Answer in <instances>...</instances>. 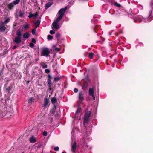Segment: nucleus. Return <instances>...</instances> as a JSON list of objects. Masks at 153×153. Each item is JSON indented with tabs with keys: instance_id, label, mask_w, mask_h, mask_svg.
<instances>
[{
	"instance_id": "obj_1",
	"label": "nucleus",
	"mask_w": 153,
	"mask_h": 153,
	"mask_svg": "<svg viewBox=\"0 0 153 153\" xmlns=\"http://www.w3.org/2000/svg\"><path fill=\"white\" fill-rule=\"evenodd\" d=\"M16 34L17 36L13 40V42L16 44H18L20 43L21 41V36L22 35V31L20 28L18 29L17 30L16 32Z\"/></svg>"
},
{
	"instance_id": "obj_2",
	"label": "nucleus",
	"mask_w": 153,
	"mask_h": 153,
	"mask_svg": "<svg viewBox=\"0 0 153 153\" xmlns=\"http://www.w3.org/2000/svg\"><path fill=\"white\" fill-rule=\"evenodd\" d=\"M91 111L85 112L84 117V121L83 122V125L85 127V132H87L86 126H85V123H87L89 120V118L91 114Z\"/></svg>"
},
{
	"instance_id": "obj_3",
	"label": "nucleus",
	"mask_w": 153,
	"mask_h": 153,
	"mask_svg": "<svg viewBox=\"0 0 153 153\" xmlns=\"http://www.w3.org/2000/svg\"><path fill=\"white\" fill-rule=\"evenodd\" d=\"M85 94L83 91H81L79 93L78 100V103L79 104H82L83 100H84Z\"/></svg>"
},
{
	"instance_id": "obj_4",
	"label": "nucleus",
	"mask_w": 153,
	"mask_h": 153,
	"mask_svg": "<svg viewBox=\"0 0 153 153\" xmlns=\"http://www.w3.org/2000/svg\"><path fill=\"white\" fill-rule=\"evenodd\" d=\"M42 54L44 56H47L50 53V51L47 48H44L42 49Z\"/></svg>"
},
{
	"instance_id": "obj_5",
	"label": "nucleus",
	"mask_w": 153,
	"mask_h": 153,
	"mask_svg": "<svg viewBox=\"0 0 153 153\" xmlns=\"http://www.w3.org/2000/svg\"><path fill=\"white\" fill-rule=\"evenodd\" d=\"M67 9V7H65L64 8H62L59 10L58 12V14L59 16L63 17L64 15V13L65 12V10Z\"/></svg>"
},
{
	"instance_id": "obj_6",
	"label": "nucleus",
	"mask_w": 153,
	"mask_h": 153,
	"mask_svg": "<svg viewBox=\"0 0 153 153\" xmlns=\"http://www.w3.org/2000/svg\"><path fill=\"white\" fill-rule=\"evenodd\" d=\"M76 141H75L73 144L71 146V151L74 153H75V150L76 148Z\"/></svg>"
},
{
	"instance_id": "obj_7",
	"label": "nucleus",
	"mask_w": 153,
	"mask_h": 153,
	"mask_svg": "<svg viewBox=\"0 0 153 153\" xmlns=\"http://www.w3.org/2000/svg\"><path fill=\"white\" fill-rule=\"evenodd\" d=\"M56 110V106L54 105L53 107L50 111V114L51 116L54 115V113Z\"/></svg>"
},
{
	"instance_id": "obj_8",
	"label": "nucleus",
	"mask_w": 153,
	"mask_h": 153,
	"mask_svg": "<svg viewBox=\"0 0 153 153\" xmlns=\"http://www.w3.org/2000/svg\"><path fill=\"white\" fill-rule=\"evenodd\" d=\"M52 28H54L55 29H58L59 28V25L58 22H54L53 23L52 25Z\"/></svg>"
},
{
	"instance_id": "obj_9",
	"label": "nucleus",
	"mask_w": 153,
	"mask_h": 153,
	"mask_svg": "<svg viewBox=\"0 0 153 153\" xmlns=\"http://www.w3.org/2000/svg\"><path fill=\"white\" fill-rule=\"evenodd\" d=\"M88 93L90 96H93L94 94V88H90L89 89Z\"/></svg>"
},
{
	"instance_id": "obj_10",
	"label": "nucleus",
	"mask_w": 153,
	"mask_h": 153,
	"mask_svg": "<svg viewBox=\"0 0 153 153\" xmlns=\"http://www.w3.org/2000/svg\"><path fill=\"white\" fill-rule=\"evenodd\" d=\"M6 29V27L4 26V24L1 23L0 24V31L4 32Z\"/></svg>"
},
{
	"instance_id": "obj_11",
	"label": "nucleus",
	"mask_w": 153,
	"mask_h": 153,
	"mask_svg": "<svg viewBox=\"0 0 153 153\" xmlns=\"http://www.w3.org/2000/svg\"><path fill=\"white\" fill-rule=\"evenodd\" d=\"M53 3L52 2H49L48 3H46L45 5V9H46L48 8L49 7L51 6L53 4Z\"/></svg>"
},
{
	"instance_id": "obj_12",
	"label": "nucleus",
	"mask_w": 153,
	"mask_h": 153,
	"mask_svg": "<svg viewBox=\"0 0 153 153\" xmlns=\"http://www.w3.org/2000/svg\"><path fill=\"white\" fill-rule=\"evenodd\" d=\"M44 103L43 107H46L48 106L49 103V100L47 98H45Z\"/></svg>"
},
{
	"instance_id": "obj_13",
	"label": "nucleus",
	"mask_w": 153,
	"mask_h": 153,
	"mask_svg": "<svg viewBox=\"0 0 153 153\" xmlns=\"http://www.w3.org/2000/svg\"><path fill=\"white\" fill-rule=\"evenodd\" d=\"M57 99L56 97L52 98L51 100V103L53 104L54 106L55 105V104L57 102Z\"/></svg>"
},
{
	"instance_id": "obj_14",
	"label": "nucleus",
	"mask_w": 153,
	"mask_h": 153,
	"mask_svg": "<svg viewBox=\"0 0 153 153\" xmlns=\"http://www.w3.org/2000/svg\"><path fill=\"white\" fill-rule=\"evenodd\" d=\"M38 13L37 12H36L35 14H33L31 13L28 16V17L29 18H30L32 17H36L38 16Z\"/></svg>"
},
{
	"instance_id": "obj_15",
	"label": "nucleus",
	"mask_w": 153,
	"mask_h": 153,
	"mask_svg": "<svg viewBox=\"0 0 153 153\" xmlns=\"http://www.w3.org/2000/svg\"><path fill=\"white\" fill-rule=\"evenodd\" d=\"M8 113H11L12 114V112L10 111H3L2 112V114L3 116H5L6 115L7 116Z\"/></svg>"
},
{
	"instance_id": "obj_16",
	"label": "nucleus",
	"mask_w": 153,
	"mask_h": 153,
	"mask_svg": "<svg viewBox=\"0 0 153 153\" xmlns=\"http://www.w3.org/2000/svg\"><path fill=\"white\" fill-rule=\"evenodd\" d=\"M99 28L100 25H96L94 26L93 28L94 31L95 33H97V31L98 30Z\"/></svg>"
},
{
	"instance_id": "obj_17",
	"label": "nucleus",
	"mask_w": 153,
	"mask_h": 153,
	"mask_svg": "<svg viewBox=\"0 0 153 153\" xmlns=\"http://www.w3.org/2000/svg\"><path fill=\"white\" fill-rule=\"evenodd\" d=\"M29 140L30 142L31 143H35L36 142V139L34 138V136L31 137L30 139Z\"/></svg>"
},
{
	"instance_id": "obj_18",
	"label": "nucleus",
	"mask_w": 153,
	"mask_h": 153,
	"mask_svg": "<svg viewBox=\"0 0 153 153\" xmlns=\"http://www.w3.org/2000/svg\"><path fill=\"white\" fill-rule=\"evenodd\" d=\"M40 21L39 20H38L36 22L34 23L36 28L38 27L40 25Z\"/></svg>"
},
{
	"instance_id": "obj_19",
	"label": "nucleus",
	"mask_w": 153,
	"mask_h": 153,
	"mask_svg": "<svg viewBox=\"0 0 153 153\" xmlns=\"http://www.w3.org/2000/svg\"><path fill=\"white\" fill-rule=\"evenodd\" d=\"M30 36V34L28 32L25 33L23 35V36L24 39H27Z\"/></svg>"
},
{
	"instance_id": "obj_20",
	"label": "nucleus",
	"mask_w": 153,
	"mask_h": 153,
	"mask_svg": "<svg viewBox=\"0 0 153 153\" xmlns=\"http://www.w3.org/2000/svg\"><path fill=\"white\" fill-rule=\"evenodd\" d=\"M88 83L86 82L85 81L84 82L83 85L82 87V89L85 90L86 88L88 87Z\"/></svg>"
},
{
	"instance_id": "obj_21",
	"label": "nucleus",
	"mask_w": 153,
	"mask_h": 153,
	"mask_svg": "<svg viewBox=\"0 0 153 153\" xmlns=\"http://www.w3.org/2000/svg\"><path fill=\"white\" fill-rule=\"evenodd\" d=\"M14 7V4L13 2L8 4V7L10 10L12 9V8H13Z\"/></svg>"
},
{
	"instance_id": "obj_22",
	"label": "nucleus",
	"mask_w": 153,
	"mask_h": 153,
	"mask_svg": "<svg viewBox=\"0 0 153 153\" xmlns=\"http://www.w3.org/2000/svg\"><path fill=\"white\" fill-rule=\"evenodd\" d=\"M40 65L42 68H46L47 67V65L44 62H42L40 63Z\"/></svg>"
},
{
	"instance_id": "obj_23",
	"label": "nucleus",
	"mask_w": 153,
	"mask_h": 153,
	"mask_svg": "<svg viewBox=\"0 0 153 153\" xmlns=\"http://www.w3.org/2000/svg\"><path fill=\"white\" fill-rule=\"evenodd\" d=\"M152 10H151L149 12V16L147 18V19L148 20H149L151 19L152 16L151 15V14L152 13Z\"/></svg>"
},
{
	"instance_id": "obj_24",
	"label": "nucleus",
	"mask_w": 153,
	"mask_h": 153,
	"mask_svg": "<svg viewBox=\"0 0 153 153\" xmlns=\"http://www.w3.org/2000/svg\"><path fill=\"white\" fill-rule=\"evenodd\" d=\"M94 55V54L92 52L89 53L88 54V58L91 59H93Z\"/></svg>"
},
{
	"instance_id": "obj_25",
	"label": "nucleus",
	"mask_w": 153,
	"mask_h": 153,
	"mask_svg": "<svg viewBox=\"0 0 153 153\" xmlns=\"http://www.w3.org/2000/svg\"><path fill=\"white\" fill-rule=\"evenodd\" d=\"M47 82L48 84L49 88H51L52 86V83L51 80L47 79Z\"/></svg>"
},
{
	"instance_id": "obj_26",
	"label": "nucleus",
	"mask_w": 153,
	"mask_h": 153,
	"mask_svg": "<svg viewBox=\"0 0 153 153\" xmlns=\"http://www.w3.org/2000/svg\"><path fill=\"white\" fill-rule=\"evenodd\" d=\"M30 25L26 23L24 24L23 26V27L25 29H27L29 28Z\"/></svg>"
},
{
	"instance_id": "obj_27",
	"label": "nucleus",
	"mask_w": 153,
	"mask_h": 153,
	"mask_svg": "<svg viewBox=\"0 0 153 153\" xmlns=\"http://www.w3.org/2000/svg\"><path fill=\"white\" fill-rule=\"evenodd\" d=\"M10 20V19L9 18H7L5 19V20L4 21V22H3L2 23H3V24H4V25L5 24H7L9 21Z\"/></svg>"
},
{
	"instance_id": "obj_28",
	"label": "nucleus",
	"mask_w": 153,
	"mask_h": 153,
	"mask_svg": "<svg viewBox=\"0 0 153 153\" xmlns=\"http://www.w3.org/2000/svg\"><path fill=\"white\" fill-rule=\"evenodd\" d=\"M63 17L61 16H60L59 15V16L56 19V22H59L60 20L62 19Z\"/></svg>"
},
{
	"instance_id": "obj_29",
	"label": "nucleus",
	"mask_w": 153,
	"mask_h": 153,
	"mask_svg": "<svg viewBox=\"0 0 153 153\" xmlns=\"http://www.w3.org/2000/svg\"><path fill=\"white\" fill-rule=\"evenodd\" d=\"M114 5L115 6L118 7H121V5L117 2H115L114 3Z\"/></svg>"
},
{
	"instance_id": "obj_30",
	"label": "nucleus",
	"mask_w": 153,
	"mask_h": 153,
	"mask_svg": "<svg viewBox=\"0 0 153 153\" xmlns=\"http://www.w3.org/2000/svg\"><path fill=\"white\" fill-rule=\"evenodd\" d=\"M53 38V37L50 35H48L47 36V39L48 40H51Z\"/></svg>"
},
{
	"instance_id": "obj_31",
	"label": "nucleus",
	"mask_w": 153,
	"mask_h": 153,
	"mask_svg": "<svg viewBox=\"0 0 153 153\" xmlns=\"http://www.w3.org/2000/svg\"><path fill=\"white\" fill-rule=\"evenodd\" d=\"M20 1V0H16L15 1H13L12 2L15 5L18 4Z\"/></svg>"
},
{
	"instance_id": "obj_32",
	"label": "nucleus",
	"mask_w": 153,
	"mask_h": 153,
	"mask_svg": "<svg viewBox=\"0 0 153 153\" xmlns=\"http://www.w3.org/2000/svg\"><path fill=\"white\" fill-rule=\"evenodd\" d=\"M143 20H144V19L143 18L141 19L140 17L137 20H134V22H135L137 21H138L140 23L142 21H143Z\"/></svg>"
},
{
	"instance_id": "obj_33",
	"label": "nucleus",
	"mask_w": 153,
	"mask_h": 153,
	"mask_svg": "<svg viewBox=\"0 0 153 153\" xmlns=\"http://www.w3.org/2000/svg\"><path fill=\"white\" fill-rule=\"evenodd\" d=\"M61 79L60 77H57L54 78V81L55 82L58 81L60 80Z\"/></svg>"
},
{
	"instance_id": "obj_34",
	"label": "nucleus",
	"mask_w": 153,
	"mask_h": 153,
	"mask_svg": "<svg viewBox=\"0 0 153 153\" xmlns=\"http://www.w3.org/2000/svg\"><path fill=\"white\" fill-rule=\"evenodd\" d=\"M11 88L12 87L11 86H9L6 89V90L7 91L8 93H9L10 91Z\"/></svg>"
},
{
	"instance_id": "obj_35",
	"label": "nucleus",
	"mask_w": 153,
	"mask_h": 153,
	"mask_svg": "<svg viewBox=\"0 0 153 153\" xmlns=\"http://www.w3.org/2000/svg\"><path fill=\"white\" fill-rule=\"evenodd\" d=\"M33 100H34V98L32 97L29 99L28 102L29 103H31Z\"/></svg>"
},
{
	"instance_id": "obj_36",
	"label": "nucleus",
	"mask_w": 153,
	"mask_h": 153,
	"mask_svg": "<svg viewBox=\"0 0 153 153\" xmlns=\"http://www.w3.org/2000/svg\"><path fill=\"white\" fill-rule=\"evenodd\" d=\"M55 117H60V114L59 112H56V114H55Z\"/></svg>"
},
{
	"instance_id": "obj_37",
	"label": "nucleus",
	"mask_w": 153,
	"mask_h": 153,
	"mask_svg": "<svg viewBox=\"0 0 153 153\" xmlns=\"http://www.w3.org/2000/svg\"><path fill=\"white\" fill-rule=\"evenodd\" d=\"M52 79V76L50 74H48L47 75V79H49L50 80H51Z\"/></svg>"
},
{
	"instance_id": "obj_38",
	"label": "nucleus",
	"mask_w": 153,
	"mask_h": 153,
	"mask_svg": "<svg viewBox=\"0 0 153 153\" xmlns=\"http://www.w3.org/2000/svg\"><path fill=\"white\" fill-rule=\"evenodd\" d=\"M55 36L56 38L58 40L60 36V34L59 33H58L56 34Z\"/></svg>"
},
{
	"instance_id": "obj_39",
	"label": "nucleus",
	"mask_w": 153,
	"mask_h": 153,
	"mask_svg": "<svg viewBox=\"0 0 153 153\" xmlns=\"http://www.w3.org/2000/svg\"><path fill=\"white\" fill-rule=\"evenodd\" d=\"M29 46L31 48H33L34 47V45L33 43H30L29 44Z\"/></svg>"
},
{
	"instance_id": "obj_40",
	"label": "nucleus",
	"mask_w": 153,
	"mask_h": 153,
	"mask_svg": "<svg viewBox=\"0 0 153 153\" xmlns=\"http://www.w3.org/2000/svg\"><path fill=\"white\" fill-rule=\"evenodd\" d=\"M24 13L23 12H21L19 15V17H24Z\"/></svg>"
},
{
	"instance_id": "obj_41",
	"label": "nucleus",
	"mask_w": 153,
	"mask_h": 153,
	"mask_svg": "<svg viewBox=\"0 0 153 153\" xmlns=\"http://www.w3.org/2000/svg\"><path fill=\"white\" fill-rule=\"evenodd\" d=\"M50 71V70H49L48 69H45V72L47 74L49 73Z\"/></svg>"
},
{
	"instance_id": "obj_42",
	"label": "nucleus",
	"mask_w": 153,
	"mask_h": 153,
	"mask_svg": "<svg viewBox=\"0 0 153 153\" xmlns=\"http://www.w3.org/2000/svg\"><path fill=\"white\" fill-rule=\"evenodd\" d=\"M36 30L35 29H33L32 30V34L35 35L36 33Z\"/></svg>"
},
{
	"instance_id": "obj_43",
	"label": "nucleus",
	"mask_w": 153,
	"mask_h": 153,
	"mask_svg": "<svg viewBox=\"0 0 153 153\" xmlns=\"http://www.w3.org/2000/svg\"><path fill=\"white\" fill-rule=\"evenodd\" d=\"M42 135L44 136H46L47 135V132L46 131H44L43 132Z\"/></svg>"
},
{
	"instance_id": "obj_44",
	"label": "nucleus",
	"mask_w": 153,
	"mask_h": 153,
	"mask_svg": "<svg viewBox=\"0 0 153 153\" xmlns=\"http://www.w3.org/2000/svg\"><path fill=\"white\" fill-rule=\"evenodd\" d=\"M59 149V148L58 146L55 147L54 148V150L55 151H58Z\"/></svg>"
},
{
	"instance_id": "obj_45",
	"label": "nucleus",
	"mask_w": 153,
	"mask_h": 153,
	"mask_svg": "<svg viewBox=\"0 0 153 153\" xmlns=\"http://www.w3.org/2000/svg\"><path fill=\"white\" fill-rule=\"evenodd\" d=\"M49 122L50 123H51L53 121V118L52 117H50L49 118Z\"/></svg>"
},
{
	"instance_id": "obj_46",
	"label": "nucleus",
	"mask_w": 153,
	"mask_h": 153,
	"mask_svg": "<svg viewBox=\"0 0 153 153\" xmlns=\"http://www.w3.org/2000/svg\"><path fill=\"white\" fill-rule=\"evenodd\" d=\"M53 47L55 48V51H59L60 50L59 49V48H56L55 46V45H54L53 46Z\"/></svg>"
},
{
	"instance_id": "obj_47",
	"label": "nucleus",
	"mask_w": 153,
	"mask_h": 153,
	"mask_svg": "<svg viewBox=\"0 0 153 153\" xmlns=\"http://www.w3.org/2000/svg\"><path fill=\"white\" fill-rule=\"evenodd\" d=\"M31 40L33 43H35L36 42V40L34 38H32Z\"/></svg>"
},
{
	"instance_id": "obj_48",
	"label": "nucleus",
	"mask_w": 153,
	"mask_h": 153,
	"mask_svg": "<svg viewBox=\"0 0 153 153\" xmlns=\"http://www.w3.org/2000/svg\"><path fill=\"white\" fill-rule=\"evenodd\" d=\"M50 33L51 34H53L55 33V32L53 30H51L50 31Z\"/></svg>"
},
{
	"instance_id": "obj_49",
	"label": "nucleus",
	"mask_w": 153,
	"mask_h": 153,
	"mask_svg": "<svg viewBox=\"0 0 153 153\" xmlns=\"http://www.w3.org/2000/svg\"><path fill=\"white\" fill-rule=\"evenodd\" d=\"M78 90L77 88H75L74 90V93H76L78 92Z\"/></svg>"
},
{
	"instance_id": "obj_50",
	"label": "nucleus",
	"mask_w": 153,
	"mask_h": 153,
	"mask_svg": "<svg viewBox=\"0 0 153 153\" xmlns=\"http://www.w3.org/2000/svg\"><path fill=\"white\" fill-rule=\"evenodd\" d=\"M12 114L11 113H8V115H7V117H8L9 116V115L10 116H11L12 115Z\"/></svg>"
},
{
	"instance_id": "obj_51",
	"label": "nucleus",
	"mask_w": 153,
	"mask_h": 153,
	"mask_svg": "<svg viewBox=\"0 0 153 153\" xmlns=\"http://www.w3.org/2000/svg\"><path fill=\"white\" fill-rule=\"evenodd\" d=\"M92 97V98L94 100H95V96H94V94H93V96H91Z\"/></svg>"
},
{
	"instance_id": "obj_52",
	"label": "nucleus",
	"mask_w": 153,
	"mask_h": 153,
	"mask_svg": "<svg viewBox=\"0 0 153 153\" xmlns=\"http://www.w3.org/2000/svg\"><path fill=\"white\" fill-rule=\"evenodd\" d=\"M80 111V109L78 108V109L77 111L76 112V113H77L78 112V111Z\"/></svg>"
},
{
	"instance_id": "obj_53",
	"label": "nucleus",
	"mask_w": 153,
	"mask_h": 153,
	"mask_svg": "<svg viewBox=\"0 0 153 153\" xmlns=\"http://www.w3.org/2000/svg\"><path fill=\"white\" fill-rule=\"evenodd\" d=\"M16 47H16V46H13V49H15V48H16Z\"/></svg>"
},
{
	"instance_id": "obj_54",
	"label": "nucleus",
	"mask_w": 153,
	"mask_h": 153,
	"mask_svg": "<svg viewBox=\"0 0 153 153\" xmlns=\"http://www.w3.org/2000/svg\"><path fill=\"white\" fill-rule=\"evenodd\" d=\"M62 153H66L65 152H62Z\"/></svg>"
},
{
	"instance_id": "obj_55",
	"label": "nucleus",
	"mask_w": 153,
	"mask_h": 153,
	"mask_svg": "<svg viewBox=\"0 0 153 153\" xmlns=\"http://www.w3.org/2000/svg\"><path fill=\"white\" fill-rule=\"evenodd\" d=\"M53 0H49L48 1H53Z\"/></svg>"
},
{
	"instance_id": "obj_56",
	"label": "nucleus",
	"mask_w": 153,
	"mask_h": 153,
	"mask_svg": "<svg viewBox=\"0 0 153 153\" xmlns=\"http://www.w3.org/2000/svg\"><path fill=\"white\" fill-rule=\"evenodd\" d=\"M1 72L0 71V75L1 74Z\"/></svg>"
}]
</instances>
